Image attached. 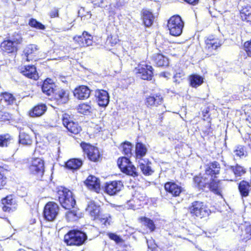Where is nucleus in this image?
Listing matches in <instances>:
<instances>
[{
  "instance_id": "obj_1",
  "label": "nucleus",
  "mask_w": 251,
  "mask_h": 251,
  "mask_svg": "<svg viewBox=\"0 0 251 251\" xmlns=\"http://www.w3.org/2000/svg\"><path fill=\"white\" fill-rule=\"evenodd\" d=\"M194 181L197 184L199 187L201 188L205 187L206 185L210 190L216 194H221L222 191V185L221 181L217 179L214 176L212 179L201 176H196L194 179Z\"/></svg>"
},
{
  "instance_id": "obj_2",
  "label": "nucleus",
  "mask_w": 251,
  "mask_h": 251,
  "mask_svg": "<svg viewBox=\"0 0 251 251\" xmlns=\"http://www.w3.org/2000/svg\"><path fill=\"white\" fill-rule=\"evenodd\" d=\"M57 194L59 202L62 207L67 209H70L75 204V201L72 192L69 189L60 187L58 188Z\"/></svg>"
},
{
  "instance_id": "obj_3",
  "label": "nucleus",
  "mask_w": 251,
  "mask_h": 251,
  "mask_svg": "<svg viewBox=\"0 0 251 251\" xmlns=\"http://www.w3.org/2000/svg\"><path fill=\"white\" fill-rule=\"evenodd\" d=\"M87 239L86 235L79 231L72 230L64 235V240L68 246H79L82 245Z\"/></svg>"
},
{
  "instance_id": "obj_4",
  "label": "nucleus",
  "mask_w": 251,
  "mask_h": 251,
  "mask_svg": "<svg viewBox=\"0 0 251 251\" xmlns=\"http://www.w3.org/2000/svg\"><path fill=\"white\" fill-rule=\"evenodd\" d=\"M21 35L14 33L7 40H4L0 45L2 50L7 53L14 52L17 50V46L22 42Z\"/></svg>"
},
{
  "instance_id": "obj_5",
  "label": "nucleus",
  "mask_w": 251,
  "mask_h": 251,
  "mask_svg": "<svg viewBox=\"0 0 251 251\" xmlns=\"http://www.w3.org/2000/svg\"><path fill=\"white\" fill-rule=\"evenodd\" d=\"M167 26L171 35L178 36L182 32L184 23L179 16L175 15L168 20Z\"/></svg>"
},
{
  "instance_id": "obj_6",
  "label": "nucleus",
  "mask_w": 251,
  "mask_h": 251,
  "mask_svg": "<svg viewBox=\"0 0 251 251\" xmlns=\"http://www.w3.org/2000/svg\"><path fill=\"white\" fill-rule=\"evenodd\" d=\"M190 213L193 216L202 218L207 217L210 213L209 209L203 202L195 201L190 207Z\"/></svg>"
},
{
  "instance_id": "obj_7",
  "label": "nucleus",
  "mask_w": 251,
  "mask_h": 251,
  "mask_svg": "<svg viewBox=\"0 0 251 251\" xmlns=\"http://www.w3.org/2000/svg\"><path fill=\"white\" fill-rule=\"evenodd\" d=\"M137 76L144 80H151L153 76L152 67L145 63H140L135 68Z\"/></svg>"
},
{
  "instance_id": "obj_8",
  "label": "nucleus",
  "mask_w": 251,
  "mask_h": 251,
  "mask_svg": "<svg viewBox=\"0 0 251 251\" xmlns=\"http://www.w3.org/2000/svg\"><path fill=\"white\" fill-rule=\"evenodd\" d=\"M59 212L58 205L53 202H49L44 207V215L45 218L49 221H53L57 216Z\"/></svg>"
},
{
  "instance_id": "obj_9",
  "label": "nucleus",
  "mask_w": 251,
  "mask_h": 251,
  "mask_svg": "<svg viewBox=\"0 0 251 251\" xmlns=\"http://www.w3.org/2000/svg\"><path fill=\"white\" fill-rule=\"evenodd\" d=\"M83 151L87 154L90 160L93 161H97L100 157V153L97 147L85 143H82L80 145Z\"/></svg>"
},
{
  "instance_id": "obj_10",
  "label": "nucleus",
  "mask_w": 251,
  "mask_h": 251,
  "mask_svg": "<svg viewBox=\"0 0 251 251\" xmlns=\"http://www.w3.org/2000/svg\"><path fill=\"white\" fill-rule=\"evenodd\" d=\"M62 123L65 127L70 132L76 134L81 130V127L77 124L72 121L70 116L67 114H64L62 117Z\"/></svg>"
},
{
  "instance_id": "obj_11",
  "label": "nucleus",
  "mask_w": 251,
  "mask_h": 251,
  "mask_svg": "<svg viewBox=\"0 0 251 251\" xmlns=\"http://www.w3.org/2000/svg\"><path fill=\"white\" fill-rule=\"evenodd\" d=\"M29 169L32 174L39 177L42 176L44 172V161L39 158L33 159Z\"/></svg>"
},
{
  "instance_id": "obj_12",
  "label": "nucleus",
  "mask_w": 251,
  "mask_h": 251,
  "mask_svg": "<svg viewBox=\"0 0 251 251\" xmlns=\"http://www.w3.org/2000/svg\"><path fill=\"white\" fill-rule=\"evenodd\" d=\"M2 210L5 212L15 210L17 207L16 200L13 195H9L1 200Z\"/></svg>"
},
{
  "instance_id": "obj_13",
  "label": "nucleus",
  "mask_w": 251,
  "mask_h": 251,
  "mask_svg": "<svg viewBox=\"0 0 251 251\" xmlns=\"http://www.w3.org/2000/svg\"><path fill=\"white\" fill-rule=\"evenodd\" d=\"M93 37L87 32H83L82 35H77L74 37L73 40L78 46L85 47L91 46L93 44Z\"/></svg>"
},
{
  "instance_id": "obj_14",
  "label": "nucleus",
  "mask_w": 251,
  "mask_h": 251,
  "mask_svg": "<svg viewBox=\"0 0 251 251\" xmlns=\"http://www.w3.org/2000/svg\"><path fill=\"white\" fill-rule=\"evenodd\" d=\"M222 45L221 41L213 35L208 36L205 40V50L209 52L216 50Z\"/></svg>"
},
{
  "instance_id": "obj_15",
  "label": "nucleus",
  "mask_w": 251,
  "mask_h": 251,
  "mask_svg": "<svg viewBox=\"0 0 251 251\" xmlns=\"http://www.w3.org/2000/svg\"><path fill=\"white\" fill-rule=\"evenodd\" d=\"M123 187L122 181H113L105 184V191L109 195H114L120 191Z\"/></svg>"
},
{
  "instance_id": "obj_16",
  "label": "nucleus",
  "mask_w": 251,
  "mask_h": 251,
  "mask_svg": "<svg viewBox=\"0 0 251 251\" xmlns=\"http://www.w3.org/2000/svg\"><path fill=\"white\" fill-rule=\"evenodd\" d=\"M163 100V99L160 94H154L146 96L145 103L148 107L157 106L162 104Z\"/></svg>"
},
{
  "instance_id": "obj_17",
  "label": "nucleus",
  "mask_w": 251,
  "mask_h": 251,
  "mask_svg": "<svg viewBox=\"0 0 251 251\" xmlns=\"http://www.w3.org/2000/svg\"><path fill=\"white\" fill-rule=\"evenodd\" d=\"M164 187L166 192L174 197L178 196L183 191V188L181 186L174 182L166 183Z\"/></svg>"
},
{
  "instance_id": "obj_18",
  "label": "nucleus",
  "mask_w": 251,
  "mask_h": 251,
  "mask_svg": "<svg viewBox=\"0 0 251 251\" xmlns=\"http://www.w3.org/2000/svg\"><path fill=\"white\" fill-rule=\"evenodd\" d=\"M74 95L76 98L79 100H85L89 97L90 90L86 86H79L74 90Z\"/></svg>"
},
{
  "instance_id": "obj_19",
  "label": "nucleus",
  "mask_w": 251,
  "mask_h": 251,
  "mask_svg": "<svg viewBox=\"0 0 251 251\" xmlns=\"http://www.w3.org/2000/svg\"><path fill=\"white\" fill-rule=\"evenodd\" d=\"M38 47L36 45L31 44L25 47L23 51V59L27 61H29L34 59V56L38 51Z\"/></svg>"
},
{
  "instance_id": "obj_20",
  "label": "nucleus",
  "mask_w": 251,
  "mask_h": 251,
  "mask_svg": "<svg viewBox=\"0 0 251 251\" xmlns=\"http://www.w3.org/2000/svg\"><path fill=\"white\" fill-rule=\"evenodd\" d=\"M20 71L24 75L30 78L36 80L38 78L36 68L34 65H28L22 67Z\"/></svg>"
},
{
  "instance_id": "obj_21",
  "label": "nucleus",
  "mask_w": 251,
  "mask_h": 251,
  "mask_svg": "<svg viewBox=\"0 0 251 251\" xmlns=\"http://www.w3.org/2000/svg\"><path fill=\"white\" fill-rule=\"evenodd\" d=\"M96 96L100 106L105 107L107 105L109 101V96L107 91L98 90L96 92Z\"/></svg>"
},
{
  "instance_id": "obj_22",
  "label": "nucleus",
  "mask_w": 251,
  "mask_h": 251,
  "mask_svg": "<svg viewBox=\"0 0 251 251\" xmlns=\"http://www.w3.org/2000/svg\"><path fill=\"white\" fill-rule=\"evenodd\" d=\"M220 170V164L214 161L210 163L207 165L205 169V175L208 176L207 178H209L210 180L212 179L213 175H216L219 174Z\"/></svg>"
},
{
  "instance_id": "obj_23",
  "label": "nucleus",
  "mask_w": 251,
  "mask_h": 251,
  "mask_svg": "<svg viewBox=\"0 0 251 251\" xmlns=\"http://www.w3.org/2000/svg\"><path fill=\"white\" fill-rule=\"evenodd\" d=\"M85 183L90 190H94L96 192H98L100 190V180L95 176H89Z\"/></svg>"
},
{
  "instance_id": "obj_24",
  "label": "nucleus",
  "mask_w": 251,
  "mask_h": 251,
  "mask_svg": "<svg viewBox=\"0 0 251 251\" xmlns=\"http://www.w3.org/2000/svg\"><path fill=\"white\" fill-rule=\"evenodd\" d=\"M55 87L53 81L50 78H47L43 82L42 90L44 94L50 96L54 93Z\"/></svg>"
},
{
  "instance_id": "obj_25",
  "label": "nucleus",
  "mask_w": 251,
  "mask_h": 251,
  "mask_svg": "<svg viewBox=\"0 0 251 251\" xmlns=\"http://www.w3.org/2000/svg\"><path fill=\"white\" fill-rule=\"evenodd\" d=\"M86 210L94 220L96 219L99 217L100 212V206L97 205L94 202H90Z\"/></svg>"
},
{
  "instance_id": "obj_26",
  "label": "nucleus",
  "mask_w": 251,
  "mask_h": 251,
  "mask_svg": "<svg viewBox=\"0 0 251 251\" xmlns=\"http://www.w3.org/2000/svg\"><path fill=\"white\" fill-rule=\"evenodd\" d=\"M47 110V106L44 104H40L35 106L29 112V115L32 117L42 116Z\"/></svg>"
},
{
  "instance_id": "obj_27",
  "label": "nucleus",
  "mask_w": 251,
  "mask_h": 251,
  "mask_svg": "<svg viewBox=\"0 0 251 251\" xmlns=\"http://www.w3.org/2000/svg\"><path fill=\"white\" fill-rule=\"evenodd\" d=\"M55 98L57 100H60L62 103H66L69 100L68 92L62 89H55L54 93Z\"/></svg>"
},
{
  "instance_id": "obj_28",
  "label": "nucleus",
  "mask_w": 251,
  "mask_h": 251,
  "mask_svg": "<svg viewBox=\"0 0 251 251\" xmlns=\"http://www.w3.org/2000/svg\"><path fill=\"white\" fill-rule=\"evenodd\" d=\"M142 17L145 26H150L153 24L154 16L150 11L147 10H143Z\"/></svg>"
},
{
  "instance_id": "obj_29",
  "label": "nucleus",
  "mask_w": 251,
  "mask_h": 251,
  "mask_svg": "<svg viewBox=\"0 0 251 251\" xmlns=\"http://www.w3.org/2000/svg\"><path fill=\"white\" fill-rule=\"evenodd\" d=\"M240 17L243 21H250L251 19V6L249 4H245L240 10Z\"/></svg>"
},
{
  "instance_id": "obj_30",
  "label": "nucleus",
  "mask_w": 251,
  "mask_h": 251,
  "mask_svg": "<svg viewBox=\"0 0 251 251\" xmlns=\"http://www.w3.org/2000/svg\"><path fill=\"white\" fill-rule=\"evenodd\" d=\"M139 163V167L143 173L145 175H150L151 170L149 165V161L147 159H140L137 161Z\"/></svg>"
},
{
  "instance_id": "obj_31",
  "label": "nucleus",
  "mask_w": 251,
  "mask_h": 251,
  "mask_svg": "<svg viewBox=\"0 0 251 251\" xmlns=\"http://www.w3.org/2000/svg\"><path fill=\"white\" fill-rule=\"evenodd\" d=\"M153 59L156 65L159 67L167 66L169 64L168 59L161 54H154Z\"/></svg>"
},
{
  "instance_id": "obj_32",
  "label": "nucleus",
  "mask_w": 251,
  "mask_h": 251,
  "mask_svg": "<svg viewBox=\"0 0 251 251\" xmlns=\"http://www.w3.org/2000/svg\"><path fill=\"white\" fill-rule=\"evenodd\" d=\"M239 190L242 197L248 196L251 190V185L249 183L246 181H242L239 185Z\"/></svg>"
},
{
  "instance_id": "obj_33",
  "label": "nucleus",
  "mask_w": 251,
  "mask_h": 251,
  "mask_svg": "<svg viewBox=\"0 0 251 251\" xmlns=\"http://www.w3.org/2000/svg\"><path fill=\"white\" fill-rule=\"evenodd\" d=\"M147 151V149L144 144L138 143L136 145V160L138 161L142 159Z\"/></svg>"
},
{
  "instance_id": "obj_34",
  "label": "nucleus",
  "mask_w": 251,
  "mask_h": 251,
  "mask_svg": "<svg viewBox=\"0 0 251 251\" xmlns=\"http://www.w3.org/2000/svg\"><path fill=\"white\" fill-rule=\"evenodd\" d=\"M233 153L234 157L237 158H243L247 155L245 148L241 145L235 147Z\"/></svg>"
},
{
  "instance_id": "obj_35",
  "label": "nucleus",
  "mask_w": 251,
  "mask_h": 251,
  "mask_svg": "<svg viewBox=\"0 0 251 251\" xmlns=\"http://www.w3.org/2000/svg\"><path fill=\"white\" fill-rule=\"evenodd\" d=\"M81 160L78 159H71L66 163V166L71 170H76L79 169L82 165Z\"/></svg>"
},
{
  "instance_id": "obj_36",
  "label": "nucleus",
  "mask_w": 251,
  "mask_h": 251,
  "mask_svg": "<svg viewBox=\"0 0 251 251\" xmlns=\"http://www.w3.org/2000/svg\"><path fill=\"white\" fill-rule=\"evenodd\" d=\"M119 41V39L116 35L109 36L105 42V48L107 50H111L112 47L116 45Z\"/></svg>"
},
{
  "instance_id": "obj_37",
  "label": "nucleus",
  "mask_w": 251,
  "mask_h": 251,
  "mask_svg": "<svg viewBox=\"0 0 251 251\" xmlns=\"http://www.w3.org/2000/svg\"><path fill=\"white\" fill-rule=\"evenodd\" d=\"M190 84L193 87H197L203 82V78L200 75H194L190 77Z\"/></svg>"
},
{
  "instance_id": "obj_38",
  "label": "nucleus",
  "mask_w": 251,
  "mask_h": 251,
  "mask_svg": "<svg viewBox=\"0 0 251 251\" xmlns=\"http://www.w3.org/2000/svg\"><path fill=\"white\" fill-rule=\"evenodd\" d=\"M117 163L121 170L123 172L132 163L127 157H123L118 159Z\"/></svg>"
},
{
  "instance_id": "obj_39",
  "label": "nucleus",
  "mask_w": 251,
  "mask_h": 251,
  "mask_svg": "<svg viewBox=\"0 0 251 251\" xmlns=\"http://www.w3.org/2000/svg\"><path fill=\"white\" fill-rule=\"evenodd\" d=\"M19 142L24 145H30L32 143V140L29 135L22 132L19 135Z\"/></svg>"
},
{
  "instance_id": "obj_40",
  "label": "nucleus",
  "mask_w": 251,
  "mask_h": 251,
  "mask_svg": "<svg viewBox=\"0 0 251 251\" xmlns=\"http://www.w3.org/2000/svg\"><path fill=\"white\" fill-rule=\"evenodd\" d=\"M225 178L228 181L237 180L232 166H230L226 169Z\"/></svg>"
},
{
  "instance_id": "obj_41",
  "label": "nucleus",
  "mask_w": 251,
  "mask_h": 251,
  "mask_svg": "<svg viewBox=\"0 0 251 251\" xmlns=\"http://www.w3.org/2000/svg\"><path fill=\"white\" fill-rule=\"evenodd\" d=\"M12 140V137L8 134L0 135V147H7Z\"/></svg>"
},
{
  "instance_id": "obj_42",
  "label": "nucleus",
  "mask_w": 251,
  "mask_h": 251,
  "mask_svg": "<svg viewBox=\"0 0 251 251\" xmlns=\"http://www.w3.org/2000/svg\"><path fill=\"white\" fill-rule=\"evenodd\" d=\"M91 106L87 103L80 104L77 108L78 112L83 114H87L91 112Z\"/></svg>"
},
{
  "instance_id": "obj_43",
  "label": "nucleus",
  "mask_w": 251,
  "mask_h": 251,
  "mask_svg": "<svg viewBox=\"0 0 251 251\" xmlns=\"http://www.w3.org/2000/svg\"><path fill=\"white\" fill-rule=\"evenodd\" d=\"M14 100V98L12 94L8 93H4L2 94L1 102L2 103L5 102L6 104L9 105L11 104Z\"/></svg>"
},
{
  "instance_id": "obj_44",
  "label": "nucleus",
  "mask_w": 251,
  "mask_h": 251,
  "mask_svg": "<svg viewBox=\"0 0 251 251\" xmlns=\"http://www.w3.org/2000/svg\"><path fill=\"white\" fill-rule=\"evenodd\" d=\"M140 220L145 226H147L151 230V231H152L155 229V225L151 219L146 217H141L140 218Z\"/></svg>"
},
{
  "instance_id": "obj_45",
  "label": "nucleus",
  "mask_w": 251,
  "mask_h": 251,
  "mask_svg": "<svg viewBox=\"0 0 251 251\" xmlns=\"http://www.w3.org/2000/svg\"><path fill=\"white\" fill-rule=\"evenodd\" d=\"M123 172L127 175L131 176L133 177L138 176V173L136 171V169L132 163L126 168L125 170Z\"/></svg>"
},
{
  "instance_id": "obj_46",
  "label": "nucleus",
  "mask_w": 251,
  "mask_h": 251,
  "mask_svg": "<svg viewBox=\"0 0 251 251\" xmlns=\"http://www.w3.org/2000/svg\"><path fill=\"white\" fill-rule=\"evenodd\" d=\"M132 145L129 142H125L121 146L123 152L128 156L131 153Z\"/></svg>"
},
{
  "instance_id": "obj_47",
  "label": "nucleus",
  "mask_w": 251,
  "mask_h": 251,
  "mask_svg": "<svg viewBox=\"0 0 251 251\" xmlns=\"http://www.w3.org/2000/svg\"><path fill=\"white\" fill-rule=\"evenodd\" d=\"M99 220L105 226L110 225L112 222L111 217L108 214L101 215Z\"/></svg>"
},
{
  "instance_id": "obj_48",
  "label": "nucleus",
  "mask_w": 251,
  "mask_h": 251,
  "mask_svg": "<svg viewBox=\"0 0 251 251\" xmlns=\"http://www.w3.org/2000/svg\"><path fill=\"white\" fill-rule=\"evenodd\" d=\"M232 167L237 180L238 179V177L241 176L246 172L245 169L240 165H236L235 166H232Z\"/></svg>"
},
{
  "instance_id": "obj_49",
  "label": "nucleus",
  "mask_w": 251,
  "mask_h": 251,
  "mask_svg": "<svg viewBox=\"0 0 251 251\" xmlns=\"http://www.w3.org/2000/svg\"><path fill=\"white\" fill-rule=\"evenodd\" d=\"M185 74L182 70H179L178 72H176L174 75V82L176 84H179L183 79Z\"/></svg>"
},
{
  "instance_id": "obj_50",
  "label": "nucleus",
  "mask_w": 251,
  "mask_h": 251,
  "mask_svg": "<svg viewBox=\"0 0 251 251\" xmlns=\"http://www.w3.org/2000/svg\"><path fill=\"white\" fill-rule=\"evenodd\" d=\"M66 217L69 221H75L78 217L76 212L75 210L68 211L66 214Z\"/></svg>"
},
{
  "instance_id": "obj_51",
  "label": "nucleus",
  "mask_w": 251,
  "mask_h": 251,
  "mask_svg": "<svg viewBox=\"0 0 251 251\" xmlns=\"http://www.w3.org/2000/svg\"><path fill=\"white\" fill-rule=\"evenodd\" d=\"M29 25L33 27H35L39 29H44L45 26L42 25L41 23L37 22L35 19H31L29 22Z\"/></svg>"
},
{
  "instance_id": "obj_52",
  "label": "nucleus",
  "mask_w": 251,
  "mask_h": 251,
  "mask_svg": "<svg viewBox=\"0 0 251 251\" xmlns=\"http://www.w3.org/2000/svg\"><path fill=\"white\" fill-rule=\"evenodd\" d=\"M244 47L247 55L251 57V39L244 43Z\"/></svg>"
},
{
  "instance_id": "obj_53",
  "label": "nucleus",
  "mask_w": 251,
  "mask_h": 251,
  "mask_svg": "<svg viewBox=\"0 0 251 251\" xmlns=\"http://www.w3.org/2000/svg\"><path fill=\"white\" fill-rule=\"evenodd\" d=\"M108 235L111 240L115 241L117 243H119L123 241L122 239L115 233H108Z\"/></svg>"
},
{
  "instance_id": "obj_54",
  "label": "nucleus",
  "mask_w": 251,
  "mask_h": 251,
  "mask_svg": "<svg viewBox=\"0 0 251 251\" xmlns=\"http://www.w3.org/2000/svg\"><path fill=\"white\" fill-rule=\"evenodd\" d=\"M135 195V198L140 201H144L146 200V196L143 192L142 193H138V192H136Z\"/></svg>"
},
{
  "instance_id": "obj_55",
  "label": "nucleus",
  "mask_w": 251,
  "mask_h": 251,
  "mask_svg": "<svg viewBox=\"0 0 251 251\" xmlns=\"http://www.w3.org/2000/svg\"><path fill=\"white\" fill-rule=\"evenodd\" d=\"M58 12H59V10L57 8H53L50 12V13H49L50 16L51 18L58 17V15H59Z\"/></svg>"
},
{
  "instance_id": "obj_56",
  "label": "nucleus",
  "mask_w": 251,
  "mask_h": 251,
  "mask_svg": "<svg viewBox=\"0 0 251 251\" xmlns=\"http://www.w3.org/2000/svg\"><path fill=\"white\" fill-rule=\"evenodd\" d=\"M6 183V177L0 173V189H2Z\"/></svg>"
},
{
  "instance_id": "obj_57",
  "label": "nucleus",
  "mask_w": 251,
  "mask_h": 251,
  "mask_svg": "<svg viewBox=\"0 0 251 251\" xmlns=\"http://www.w3.org/2000/svg\"><path fill=\"white\" fill-rule=\"evenodd\" d=\"M95 128L98 132H100L104 128V125L102 123L100 122L99 125H96Z\"/></svg>"
},
{
  "instance_id": "obj_58",
  "label": "nucleus",
  "mask_w": 251,
  "mask_h": 251,
  "mask_svg": "<svg viewBox=\"0 0 251 251\" xmlns=\"http://www.w3.org/2000/svg\"><path fill=\"white\" fill-rule=\"evenodd\" d=\"M10 118V115L8 113H4L3 115H2L1 118L3 121L9 120Z\"/></svg>"
},
{
  "instance_id": "obj_59",
  "label": "nucleus",
  "mask_w": 251,
  "mask_h": 251,
  "mask_svg": "<svg viewBox=\"0 0 251 251\" xmlns=\"http://www.w3.org/2000/svg\"><path fill=\"white\" fill-rule=\"evenodd\" d=\"M160 76H163L167 79H169L171 76V74L167 72H163L160 74Z\"/></svg>"
},
{
  "instance_id": "obj_60",
  "label": "nucleus",
  "mask_w": 251,
  "mask_h": 251,
  "mask_svg": "<svg viewBox=\"0 0 251 251\" xmlns=\"http://www.w3.org/2000/svg\"><path fill=\"white\" fill-rule=\"evenodd\" d=\"M185 1L189 4L195 5L198 3L199 0H185Z\"/></svg>"
},
{
  "instance_id": "obj_61",
  "label": "nucleus",
  "mask_w": 251,
  "mask_h": 251,
  "mask_svg": "<svg viewBox=\"0 0 251 251\" xmlns=\"http://www.w3.org/2000/svg\"><path fill=\"white\" fill-rule=\"evenodd\" d=\"M247 232L249 234V236H248L249 238H251V226H249L246 228Z\"/></svg>"
},
{
  "instance_id": "obj_62",
  "label": "nucleus",
  "mask_w": 251,
  "mask_h": 251,
  "mask_svg": "<svg viewBox=\"0 0 251 251\" xmlns=\"http://www.w3.org/2000/svg\"><path fill=\"white\" fill-rule=\"evenodd\" d=\"M17 251H26L24 249H20V250H18Z\"/></svg>"
},
{
  "instance_id": "obj_63",
  "label": "nucleus",
  "mask_w": 251,
  "mask_h": 251,
  "mask_svg": "<svg viewBox=\"0 0 251 251\" xmlns=\"http://www.w3.org/2000/svg\"><path fill=\"white\" fill-rule=\"evenodd\" d=\"M99 6L101 7L103 6V5L102 4H99Z\"/></svg>"
}]
</instances>
